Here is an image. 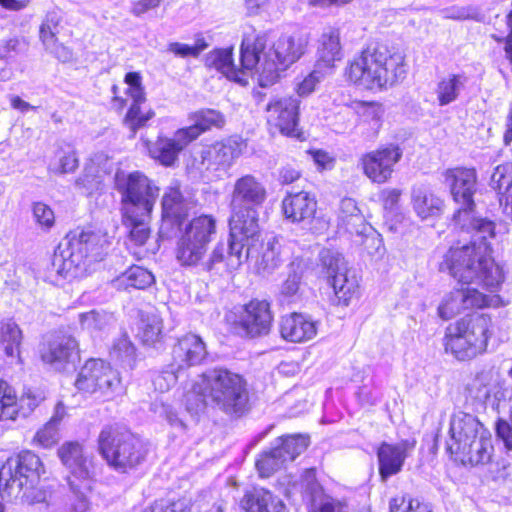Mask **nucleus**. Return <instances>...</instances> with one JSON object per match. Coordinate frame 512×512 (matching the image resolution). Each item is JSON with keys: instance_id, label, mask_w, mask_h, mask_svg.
Listing matches in <instances>:
<instances>
[{"instance_id": "37998d69", "label": "nucleus", "mask_w": 512, "mask_h": 512, "mask_svg": "<svg viewBox=\"0 0 512 512\" xmlns=\"http://www.w3.org/2000/svg\"><path fill=\"white\" fill-rule=\"evenodd\" d=\"M78 167V158L74 147L64 141L55 145L53 156L48 163V170L57 175L71 173Z\"/></svg>"}, {"instance_id": "f3484780", "label": "nucleus", "mask_w": 512, "mask_h": 512, "mask_svg": "<svg viewBox=\"0 0 512 512\" xmlns=\"http://www.w3.org/2000/svg\"><path fill=\"white\" fill-rule=\"evenodd\" d=\"M76 241L80 242L79 250L82 256L80 267L86 272L94 263L104 259L111 245L109 235L101 230L86 229L68 234L67 244L70 248Z\"/></svg>"}, {"instance_id": "393cba45", "label": "nucleus", "mask_w": 512, "mask_h": 512, "mask_svg": "<svg viewBox=\"0 0 512 512\" xmlns=\"http://www.w3.org/2000/svg\"><path fill=\"white\" fill-rule=\"evenodd\" d=\"M207 356L206 344L196 334L188 333L178 339L172 348V363L182 372L202 363Z\"/></svg>"}, {"instance_id": "9b49d317", "label": "nucleus", "mask_w": 512, "mask_h": 512, "mask_svg": "<svg viewBox=\"0 0 512 512\" xmlns=\"http://www.w3.org/2000/svg\"><path fill=\"white\" fill-rule=\"evenodd\" d=\"M44 466L40 458L31 451H22L12 456L0 468V489H9V494L21 497L28 504L45 500V493L37 487Z\"/></svg>"}, {"instance_id": "c03bdc74", "label": "nucleus", "mask_w": 512, "mask_h": 512, "mask_svg": "<svg viewBox=\"0 0 512 512\" xmlns=\"http://www.w3.org/2000/svg\"><path fill=\"white\" fill-rule=\"evenodd\" d=\"M154 281L150 271L141 266H131L114 280V286L118 289H145Z\"/></svg>"}, {"instance_id": "4d7b16f0", "label": "nucleus", "mask_w": 512, "mask_h": 512, "mask_svg": "<svg viewBox=\"0 0 512 512\" xmlns=\"http://www.w3.org/2000/svg\"><path fill=\"white\" fill-rule=\"evenodd\" d=\"M33 218L43 230H49L55 224V215L50 206L43 202H35L32 207Z\"/></svg>"}, {"instance_id": "680f3d73", "label": "nucleus", "mask_w": 512, "mask_h": 512, "mask_svg": "<svg viewBox=\"0 0 512 512\" xmlns=\"http://www.w3.org/2000/svg\"><path fill=\"white\" fill-rule=\"evenodd\" d=\"M59 440L58 428L47 422L34 436V442L43 448H50Z\"/></svg>"}, {"instance_id": "f257e3e1", "label": "nucleus", "mask_w": 512, "mask_h": 512, "mask_svg": "<svg viewBox=\"0 0 512 512\" xmlns=\"http://www.w3.org/2000/svg\"><path fill=\"white\" fill-rule=\"evenodd\" d=\"M443 178L444 183L450 187L454 201L460 205L454 215L455 224L461 228L463 234L470 237L469 244L449 249L445 265L459 279H471L477 275L473 266L475 257L478 264L483 265L484 268L489 263L487 258L490 250L489 239L495 236V224L491 220L476 217L473 214V195L477 180L475 169L464 167L447 169L443 172Z\"/></svg>"}, {"instance_id": "aec40b11", "label": "nucleus", "mask_w": 512, "mask_h": 512, "mask_svg": "<svg viewBox=\"0 0 512 512\" xmlns=\"http://www.w3.org/2000/svg\"><path fill=\"white\" fill-rule=\"evenodd\" d=\"M300 101L293 97L273 98L266 107V118L269 126L284 135H293L298 125Z\"/></svg>"}, {"instance_id": "a878e982", "label": "nucleus", "mask_w": 512, "mask_h": 512, "mask_svg": "<svg viewBox=\"0 0 512 512\" xmlns=\"http://www.w3.org/2000/svg\"><path fill=\"white\" fill-rule=\"evenodd\" d=\"M80 242H73L72 248L68 245L60 253H55L47 268V279L59 284L60 280L68 277H76L86 272L80 267L82 256L79 250Z\"/></svg>"}, {"instance_id": "338daca9", "label": "nucleus", "mask_w": 512, "mask_h": 512, "mask_svg": "<svg viewBox=\"0 0 512 512\" xmlns=\"http://www.w3.org/2000/svg\"><path fill=\"white\" fill-rule=\"evenodd\" d=\"M312 159L319 170L331 169L333 166V158L325 151L317 150L311 152Z\"/></svg>"}, {"instance_id": "4c0bfd02", "label": "nucleus", "mask_w": 512, "mask_h": 512, "mask_svg": "<svg viewBox=\"0 0 512 512\" xmlns=\"http://www.w3.org/2000/svg\"><path fill=\"white\" fill-rule=\"evenodd\" d=\"M469 394L480 403L496 406L504 398L499 384L488 373L478 374L469 387Z\"/></svg>"}, {"instance_id": "0eeeda50", "label": "nucleus", "mask_w": 512, "mask_h": 512, "mask_svg": "<svg viewBox=\"0 0 512 512\" xmlns=\"http://www.w3.org/2000/svg\"><path fill=\"white\" fill-rule=\"evenodd\" d=\"M492 249L490 248L487 258L490 263H487V267H480L475 257L474 267L476 270L475 277L471 279H459L452 271L445 265L447 253L444 256V260L440 264L442 271L447 270L453 278H455L462 287L454 289L450 293L446 294L440 305L438 306V315L444 320H449L461 311L471 308H483L492 305L493 298L489 297L482 292L478 291L477 288L471 287V284H479L485 287L487 290L495 291L499 288L504 280L502 269L495 264L491 257Z\"/></svg>"}, {"instance_id": "69168bd1", "label": "nucleus", "mask_w": 512, "mask_h": 512, "mask_svg": "<svg viewBox=\"0 0 512 512\" xmlns=\"http://www.w3.org/2000/svg\"><path fill=\"white\" fill-rule=\"evenodd\" d=\"M401 194H402L401 190L396 189V188L383 190L381 193V198L383 201L384 208L391 210V211L396 209L398 202L400 200Z\"/></svg>"}, {"instance_id": "58836bf2", "label": "nucleus", "mask_w": 512, "mask_h": 512, "mask_svg": "<svg viewBox=\"0 0 512 512\" xmlns=\"http://www.w3.org/2000/svg\"><path fill=\"white\" fill-rule=\"evenodd\" d=\"M133 208L122 209L123 224L129 229V247H143L150 237L148 219L150 215L134 213Z\"/></svg>"}, {"instance_id": "052dcab7", "label": "nucleus", "mask_w": 512, "mask_h": 512, "mask_svg": "<svg viewBox=\"0 0 512 512\" xmlns=\"http://www.w3.org/2000/svg\"><path fill=\"white\" fill-rule=\"evenodd\" d=\"M389 512H431L427 505L417 499L396 497L390 501Z\"/></svg>"}, {"instance_id": "7c9ffc66", "label": "nucleus", "mask_w": 512, "mask_h": 512, "mask_svg": "<svg viewBox=\"0 0 512 512\" xmlns=\"http://www.w3.org/2000/svg\"><path fill=\"white\" fill-rule=\"evenodd\" d=\"M243 142L236 137H229L214 143L209 151V161L216 169L228 171L240 157Z\"/></svg>"}, {"instance_id": "f03ea898", "label": "nucleus", "mask_w": 512, "mask_h": 512, "mask_svg": "<svg viewBox=\"0 0 512 512\" xmlns=\"http://www.w3.org/2000/svg\"><path fill=\"white\" fill-rule=\"evenodd\" d=\"M230 196L228 267L238 269L259 246V208L268 192L261 179L245 174L235 180Z\"/></svg>"}, {"instance_id": "39448f33", "label": "nucleus", "mask_w": 512, "mask_h": 512, "mask_svg": "<svg viewBox=\"0 0 512 512\" xmlns=\"http://www.w3.org/2000/svg\"><path fill=\"white\" fill-rule=\"evenodd\" d=\"M217 223L212 215L194 217L179 228L175 243V259L184 268L199 269L203 272H216L217 266L226 261L228 267L229 244L219 242L208 254L209 245L216 234Z\"/></svg>"}, {"instance_id": "ddd939ff", "label": "nucleus", "mask_w": 512, "mask_h": 512, "mask_svg": "<svg viewBox=\"0 0 512 512\" xmlns=\"http://www.w3.org/2000/svg\"><path fill=\"white\" fill-rule=\"evenodd\" d=\"M75 386L83 392H99L107 399H112L124 392L119 372L108 362L94 358L85 362L75 381Z\"/></svg>"}, {"instance_id": "5fc2aeb1", "label": "nucleus", "mask_w": 512, "mask_h": 512, "mask_svg": "<svg viewBox=\"0 0 512 512\" xmlns=\"http://www.w3.org/2000/svg\"><path fill=\"white\" fill-rule=\"evenodd\" d=\"M181 370L176 369L171 362L165 369L154 375L152 382L156 390L160 392L168 391L175 385Z\"/></svg>"}, {"instance_id": "c756f323", "label": "nucleus", "mask_w": 512, "mask_h": 512, "mask_svg": "<svg viewBox=\"0 0 512 512\" xmlns=\"http://www.w3.org/2000/svg\"><path fill=\"white\" fill-rule=\"evenodd\" d=\"M178 129L173 138L159 136L154 143L148 145L150 156L164 166H172L179 153L190 143L186 135H180Z\"/></svg>"}, {"instance_id": "473e14b6", "label": "nucleus", "mask_w": 512, "mask_h": 512, "mask_svg": "<svg viewBox=\"0 0 512 512\" xmlns=\"http://www.w3.org/2000/svg\"><path fill=\"white\" fill-rule=\"evenodd\" d=\"M317 55L316 66L323 69H332L334 63L342 59L340 32L337 28L329 27L324 30L319 39Z\"/></svg>"}, {"instance_id": "8fccbe9b", "label": "nucleus", "mask_w": 512, "mask_h": 512, "mask_svg": "<svg viewBox=\"0 0 512 512\" xmlns=\"http://www.w3.org/2000/svg\"><path fill=\"white\" fill-rule=\"evenodd\" d=\"M22 339L21 330L15 322L7 321L0 324V349L13 357L19 354Z\"/></svg>"}, {"instance_id": "f704fd0d", "label": "nucleus", "mask_w": 512, "mask_h": 512, "mask_svg": "<svg viewBox=\"0 0 512 512\" xmlns=\"http://www.w3.org/2000/svg\"><path fill=\"white\" fill-rule=\"evenodd\" d=\"M189 120L191 125L181 128L182 132L180 135H186L190 142L214 127L221 128L225 123L224 116L219 111L213 109H202L191 113Z\"/></svg>"}, {"instance_id": "864d4df0", "label": "nucleus", "mask_w": 512, "mask_h": 512, "mask_svg": "<svg viewBox=\"0 0 512 512\" xmlns=\"http://www.w3.org/2000/svg\"><path fill=\"white\" fill-rule=\"evenodd\" d=\"M143 512H195L194 503L186 496L175 502L168 500L155 501L151 506L145 508Z\"/></svg>"}, {"instance_id": "5701e85b", "label": "nucleus", "mask_w": 512, "mask_h": 512, "mask_svg": "<svg viewBox=\"0 0 512 512\" xmlns=\"http://www.w3.org/2000/svg\"><path fill=\"white\" fill-rule=\"evenodd\" d=\"M237 322L250 337L266 335L272 322L270 304L265 300H251L243 306Z\"/></svg>"}, {"instance_id": "13d9d810", "label": "nucleus", "mask_w": 512, "mask_h": 512, "mask_svg": "<svg viewBox=\"0 0 512 512\" xmlns=\"http://www.w3.org/2000/svg\"><path fill=\"white\" fill-rule=\"evenodd\" d=\"M76 186L88 196H91L102 191L104 187L103 178L101 175L92 174L91 168H89L85 170L84 175L77 179Z\"/></svg>"}, {"instance_id": "603ef678", "label": "nucleus", "mask_w": 512, "mask_h": 512, "mask_svg": "<svg viewBox=\"0 0 512 512\" xmlns=\"http://www.w3.org/2000/svg\"><path fill=\"white\" fill-rule=\"evenodd\" d=\"M358 114L362 122L376 132L382 125L385 109L378 102H362L358 106Z\"/></svg>"}, {"instance_id": "ea45409f", "label": "nucleus", "mask_w": 512, "mask_h": 512, "mask_svg": "<svg viewBox=\"0 0 512 512\" xmlns=\"http://www.w3.org/2000/svg\"><path fill=\"white\" fill-rule=\"evenodd\" d=\"M491 186L500 195L503 213L512 220V166L498 165L491 176Z\"/></svg>"}, {"instance_id": "cd10ccee", "label": "nucleus", "mask_w": 512, "mask_h": 512, "mask_svg": "<svg viewBox=\"0 0 512 512\" xmlns=\"http://www.w3.org/2000/svg\"><path fill=\"white\" fill-rule=\"evenodd\" d=\"M161 205V231L168 224H175L178 228L182 227L186 223L184 220L192 207L191 202L182 195L178 184L171 185L165 190Z\"/></svg>"}, {"instance_id": "bb28decb", "label": "nucleus", "mask_w": 512, "mask_h": 512, "mask_svg": "<svg viewBox=\"0 0 512 512\" xmlns=\"http://www.w3.org/2000/svg\"><path fill=\"white\" fill-rule=\"evenodd\" d=\"M318 330V323L303 313H290L281 317L280 335L292 343H302L312 340Z\"/></svg>"}, {"instance_id": "412c9836", "label": "nucleus", "mask_w": 512, "mask_h": 512, "mask_svg": "<svg viewBox=\"0 0 512 512\" xmlns=\"http://www.w3.org/2000/svg\"><path fill=\"white\" fill-rule=\"evenodd\" d=\"M415 446L416 440L413 438L404 439L395 444L381 443L377 449V458L382 480H387L402 470L406 458L410 456Z\"/></svg>"}, {"instance_id": "7ed1b4c3", "label": "nucleus", "mask_w": 512, "mask_h": 512, "mask_svg": "<svg viewBox=\"0 0 512 512\" xmlns=\"http://www.w3.org/2000/svg\"><path fill=\"white\" fill-rule=\"evenodd\" d=\"M208 405L230 416H243L249 410L246 379L225 368L204 372L187 394L186 406L191 413H198Z\"/></svg>"}, {"instance_id": "6e6552de", "label": "nucleus", "mask_w": 512, "mask_h": 512, "mask_svg": "<svg viewBox=\"0 0 512 512\" xmlns=\"http://www.w3.org/2000/svg\"><path fill=\"white\" fill-rule=\"evenodd\" d=\"M446 451L463 464L479 465L491 459L490 432L470 413L456 411L450 416Z\"/></svg>"}, {"instance_id": "3c124183", "label": "nucleus", "mask_w": 512, "mask_h": 512, "mask_svg": "<svg viewBox=\"0 0 512 512\" xmlns=\"http://www.w3.org/2000/svg\"><path fill=\"white\" fill-rule=\"evenodd\" d=\"M110 357L124 367L132 369L136 361V349L129 338L123 335L114 341Z\"/></svg>"}, {"instance_id": "a211bd4d", "label": "nucleus", "mask_w": 512, "mask_h": 512, "mask_svg": "<svg viewBox=\"0 0 512 512\" xmlns=\"http://www.w3.org/2000/svg\"><path fill=\"white\" fill-rule=\"evenodd\" d=\"M402 154L400 147L394 144L371 151L361 158L363 172L372 182L383 184L391 178Z\"/></svg>"}, {"instance_id": "dca6fc26", "label": "nucleus", "mask_w": 512, "mask_h": 512, "mask_svg": "<svg viewBox=\"0 0 512 512\" xmlns=\"http://www.w3.org/2000/svg\"><path fill=\"white\" fill-rule=\"evenodd\" d=\"M321 261L337 298V304L348 306L358 290L357 277L348 269L344 257L336 251L324 250L321 253Z\"/></svg>"}, {"instance_id": "c9c22d12", "label": "nucleus", "mask_w": 512, "mask_h": 512, "mask_svg": "<svg viewBox=\"0 0 512 512\" xmlns=\"http://www.w3.org/2000/svg\"><path fill=\"white\" fill-rule=\"evenodd\" d=\"M411 203L415 213L421 219L437 215L442 208V200L425 184H416L412 187Z\"/></svg>"}, {"instance_id": "72a5a7b5", "label": "nucleus", "mask_w": 512, "mask_h": 512, "mask_svg": "<svg viewBox=\"0 0 512 512\" xmlns=\"http://www.w3.org/2000/svg\"><path fill=\"white\" fill-rule=\"evenodd\" d=\"M232 56L231 48L216 49L208 54L206 64L222 73L229 80L246 85L248 83L246 76L248 70L243 66L242 69H237Z\"/></svg>"}, {"instance_id": "20e7f679", "label": "nucleus", "mask_w": 512, "mask_h": 512, "mask_svg": "<svg viewBox=\"0 0 512 512\" xmlns=\"http://www.w3.org/2000/svg\"><path fill=\"white\" fill-rule=\"evenodd\" d=\"M308 41L302 36L282 35L269 51L265 50L262 35L246 33L243 37L240 60L247 70H255L261 87L274 84L285 71L305 53Z\"/></svg>"}, {"instance_id": "b1692460", "label": "nucleus", "mask_w": 512, "mask_h": 512, "mask_svg": "<svg viewBox=\"0 0 512 512\" xmlns=\"http://www.w3.org/2000/svg\"><path fill=\"white\" fill-rule=\"evenodd\" d=\"M337 226L358 238L355 239V242L360 244L363 243L364 238L374 232L372 226L366 222L356 201L352 198H344L340 201L337 211Z\"/></svg>"}, {"instance_id": "0e129e2a", "label": "nucleus", "mask_w": 512, "mask_h": 512, "mask_svg": "<svg viewBox=\"0 0 512 512\" xmlns=\"http://www.w3.org/2000/svg\"><path fill=\"white\" fill-rule=\"evenodd\" d=\"M164 0H135L131 3V13L141 17L147 12L157 9Z\"/></svg>"}, {"instance_id": "a18cd8bd", "label": "nucleus", "mask_w": 512, "mask_h": 512, "mask_svg": "<svg viewBox=\"0 0 512 512\" xmlns=\"http://www.w3.org/2000/svg\"><path fill=\"white\" fill-rule=\"evenodd\" d=\"M279 441L280 444L274 447V453L286 463L295 460L309 445V437L302 434L287 435Z\"/></svg>"}, {"instance_id": "1a4fd4ad", "label": "nucleus", "mask_w": 512, "mask_h": 512, "mask_svg": "<svg viewBox=\"0 0 512 512\" xmlns=\"http://www.w3.org/2000/svg\"><path fill=\"white\" fill-rule=\"evenodd\" d=\"M492 336V318L484 313H474L446 327L443 346L445 353L457 361H471L487 351Z\"/></svg>"}, {"instance_id": "2eb2a0df", "label": "nucleus", "mask_w": 512, "mask_h": 512, "mask_svg": "<svg viewBox=\"0 0 512 512\" xmlns=\"http://www.w3.org/2000/svg\"><path fill=\"white\" fill-rule=\"evenodd\" d=\"M124 82L127 85L125 94L127 98H122L118 95L117 86L112 87L113 93V106L118 110H122L128 98L132 101L124 118V124L131 131L134 136L138 129L145 126V124L154 116L152 110L142 112L140 106L146 101L144 87L142 85V76L139 72H129L125 75Z\"/></svg>"}, {"instance_id": "423d86ee", "label": "nucleus", "mask_w": 512, "mask_h": 512, "mask_svg": "<svg viewBox=\"0 0 512 512\" xmlns=\"http://www.w3.org/2000/svg\"><path fill=\"white\" fill-rule=\"evenodd\" d=\"M407 75L405 56L386 45L368 46L345 68L347 81L369 91H384L401 83Z\"/></svg>"}, {"instance_id": "79ce46f5", "label": "nucleus", "mask_w": 512, "mask_h": 512, "mask_svg": "<svg viewBox=\"0 0 512 512\" xmlns=\"http://www.w3.org/2000/svg\"><path fill=\"white\" fill-rule=\"evenodd\" d=\"M305 269L306 266L300 259H295L289 265L288 276L279 291V297L283 303H293L300 299Z\"/></svg>"}, {"instance_id": "4468645a", "label": "nucleus", "mask_w": 512, "mask_h": 512, "mask_svg": "<svg viewBox=\"0 0 512 512\" xmlns=\"http://www.w3.org/2000/svg\"><path fill=\"white\" fill-rule=\"evenodd\" d=\"M116 185L122 196V209L133 208L134 213L150 215L159 194V188L141 172L127 176L117 175Z\"/></svg>"}, {"instance_id": "a19ab883", "label": "nucleus", "mask_w": 512, "mask_h": 512, "mask_svg": "<svg viewBox=\"0 0 512 512\" xmlns=\"http://www.w3.org/2000/svg\"><path fill=\"white\" fill-rule=\"evenodd\" d=\"M281 248L280 241L277 237L269 238L264 244L262 234L260 233V243L256 252L253 255L246 257L242 261L241 265L249 258H255L257 264L261 269H263V271L271 272L279 267L283 261Z\"/></svg>"}, {"instance_id": "09e8293b", "label": "nucleus", "mask_w": 512, "mask_h": 512, "mask_svg": "<svg viewBox=\"0 0 512 512\" xmlns=\"http://www.w3.org/2000/svg\"><path fill=\"white\" fill-rule=\"evenodd\" d=\"M163 323L159 315L152 313L142 316L139 337L148 346H154L163 338Z\"/></svg>"}, {"instance_id": "9d476101", "label": "nucleus", "mask_w": 512, "mask_h": 512, "mask_svg": "<svg viewBox=\"0 0 512 512\" xmlns=\"http://www.w3.org/2000/svg\"><path fill=\"white\" fill-rule=\"evenodd\" d=\"M58 455L70 472L67 477L70 490L65 497L62 512H91L87 493L91 491L95 477L92 459L77 442L63 444L58 450Z\"/></svg>"}, {"instance_id": "774afa93", "label": "nucleus", "mask_w": 512, "mask_h": 512, "mask_svg": "<svg viewBox=\"0 0 512 512\" xmlns=\"http://www.w3.org/2000/svg\"><path fill=\"white\" fill-rule=\"evenodd\" d=\"M61 21L62 15L60 11H50L47 13L41 26L53 32L59 33Z\"/></svg>"}, {"instance_id": "49530a36", "label": "nucleus", "mask_w": 512, "mask_h": 512, "mask_svg": "<svg viewBox=\"0 0 512 512\" xmlns=\"http://www.w3.org/2000/svg\"><path fill=\"white\" fill-rule=\"evenodd\" d=\"M466 83L467 77L464 74H450L443 78L437 86L439 104L445 106L455 101Z\"/></svg>"}, {"instance_id": "4be33fe9", "label": "nucleus", "mask_w": 512, "mask_h": 512, "mask_svg": "<svg viewBox=\"0 0 512 512\" xmlns=\"http://www.w3.org/2000/svg\"><path fill=\"white\" fill-rule=\"evenodd\" d=\"M41 359L54 370H64L79 359L78 342L72 336H57L41 349Z\"/></svg>"}, {"instance_id": "6ab92c4d", "label": "nucleus", "mask_w": 512, "mask_h": 512, "mask_svg": "<svg viewBox=\"0 0 512 512\" xmlns=\"http://www.w3.org/2000/svg\"><path fill=\"white\" fill-rule=\"evenodd\" d=\"M300 487L310 512H348L346 502L326 494L316 479L314 469H306L301 475Z\"/></svg>"}, {"instance_id": "bf43d9fd", "label": "nucleus", "mask_w": 512, "mask_h": 512, "mask_svg": "<svg viewBox=\"0 0 512 512\" xmlns=\"http://www.w3.org/2000/svg\"><path fill=\"white\" fill-rule=\"evenodd\" d=\"M323 68L314 69L308 75H306L302 80L296 83L295 90L297 94L301 97H305L310 95L316 88V86L322 81L324 78V73L322 72Z\"/></svg>"}, {"instance_id": "e433bc0d", "label": "nucleus", "mask_w": 512, "mask_h": 512, "mask_svg": "<svg viewBox=\"0 0 512 512\" xmlns=\"http://www.w3.org/2000/svg\"><path fill=\"white\" fill-rule=\"evenodd\" d=\"M241 507L246 512H286L282 501L263 488L247 491L241 500Z\"/></svg>"}, {"instance_id": "6e6d98bb", "label": "nucleus", "mask_w": 512, "mask_h": 512, "mask_svg": "<svg viewBox=\"0 0 512 512\" xmlns=\"http://www.w3.org/2000/svg\"><path fill=\"white\" fill-rule=\"evenodd\" d=\"M286 462L274 453V448L265 452L256 461V468L262 477H268L277 469L281 468Z\"/></svg>"}, {"instance_id": "e2e57ef3", "label": "nucleus", "mask_w": 512, "mask_h": 512, "mask_svg": "<svg viewBox=\"0 0 512 512\" xmlns=\"http://www.w3.org/2000/svg\"><path fill=\"white\" fill-rule=\"evenodd\" d=\"M496 434L503 441L507 451H512V425L510 420H498Z\"/></svg>"}, {"instance_id": "2f4dec72", "label": "nucleus", "mask_w": 512, "mask_h": 512, "mask_svg": "<svg viewBox=\"0 0 512 512\" xmlns=\"http://www.w3.org/2000/svg\"><path fill=\"white\" fill-rule=\"evenodd\" d=\"M80 329L93 338H101L115 326L116 318L113 313L92 309L78 314Z\"/></svg>"}, {"instance_id": "f8f14e48", "label": "nucleus", "mask_w": 512, "mask_h": 512, "mask_svg": "<svg viewBox=\"0 0 512 512\" xmlns=\"http://www.w3.org/2000/svg\"><path fill=\"white\" fill-rule=\"evenodd\" d=\"M98 447L108 466L118 473H128L136 469L148 454V446L140 438L112 426L101 430Z\"/></svg>"}, {"instance_id": "c85d7f7f", "label": "nucleus", "mask_w": 512, "mask_h": 512, "mask_svg": "<svg viewBox=\"0 0 512 512\" xmlns=\"http://www.w3.org/2000/svg\"><path fill=\"white\" fill-rule=\"evenodd\" d=\"M282 210L286 219L292 223H309L314 219L317 202L309 193L301 191L288 193L282 201Z\"/></svg>"}, {"instance_id": "de8ad7c7", "label": "nucleus", "mask_w": 512, "mask_h": 512, "mask_svg": "<svg viewBox=\"0 0 512 512\" xmlns=\"http://www.w3.org/2000/svg\"><path fill=\"white\" fill-rule=\"evenodd\" d=\"M19 414V402L15 390L0 378V422L15 421Z\"/></svg>"}]
</instances>
